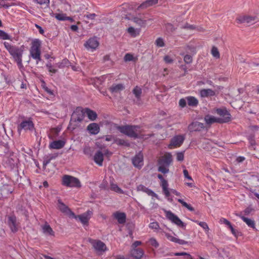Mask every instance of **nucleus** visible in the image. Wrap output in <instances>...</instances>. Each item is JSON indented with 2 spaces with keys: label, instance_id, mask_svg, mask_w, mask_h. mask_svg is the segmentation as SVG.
<instances>
[{
  "label": "nucleus",
  "instance_id": "412c9836",
  "mask_svg": "<svg viewBox=\"0 0 259 259\" xmlns=\"http://www.w3.org/2000/svg\"><path fill=\"white\" fill-rule=\"evenodd\" d=\"M162 232L164 234V235L166 236V237L167 238V239L171 242H175V243H178V244H179L181 245H184V244H187V242L184 240L178 239L177 237L172 236V235H171L169 233H166L165 232L162 231Z\"/></svg>",
  "mask_w": 259,
  "mask_h": 259
},
{
  "label": "nucleus",
  "instance_id": "f03ea898",
  "mask_svg": "<svg viewBox=\"0 0 259 259\" xmlns=\"http://www.w3.org/2000/svg\"><path fill=\"white\" fill-rule=\"evenodd\" d=\"M41 41L35 39L32 40L29 50V56L36 61L37 64L41 61Z\"/></svg>",
  "mask_w": 259,
  "mask_h": 259
},
{
  "label": "nucleus",
  "instance_id": "4be33fe9",
  "mask_svg": "<svg viewBox=\"0 0 259 259\" xmlns=\"http://www.w3.org/2000/svg\"><path fill=\"white\" fill-rule=\"evenodd\" d=\"M203 128V124L197 121L193 122L188 126V130L190 132L199 131Z\"/></svg>",
  "mask_w": 259,
  "mask_h": 259
},
{
  "label": "nucleus",
  "instance_id": "ddd939ff",
  "mask_svg": "<svg viewBox=\"0 0 259 259\" xmlns=\"http://www.w3.org/2000/svg\"><path fill=\"white\" fill-rule=\"evenodd\" d=\"M258 20V18L255 16H239L237 19L236 21L239 23H244L247 25H251L254 24Z\"/></svg>",
  "mask_w": 259,
  "mask_h": 259
},
{
  "label": "nucleus",
  "instance_id": "c03bdc74",
  "mask_svg": "<svg viewBox=\"0 0 259 259\" xmlns=\"http://www.w3.org/2000/svg\"><path fill=\"white\" fill-rule=\"evenodd\" d=\"M211 53L213 57L218 59L220 58V53L218 49L215 47H213L211 49Z\"/></svg>",
  "mask_w": 259,
  "mask_h": 259
},
{
  "label": "nucleus",
  "instance_id": "de8ad7c7",
  "mask_svg": "<svg viewBox=\"0 0 259 259\" xmlns=\"http://www.w3.org/2000/svg\"><path fill=\"white\" fill-rule=\"evenodd\" d=\"M149 243L155 248H157L159 246V243L154 238H151L149 240Z\"/></svg>",
  "mask_w": 259,
  "mask_h": 259
},
{
  "label": "nucleus",
  "instance_id": "0e129e2a",
  "mask_svg": "<svg viewBox=\"0 0 259 259\" xmlns=\"http://www.w3.org/2000/svg\"><path fill=\"white\" fill-rule=\"evenodd\" d=\"M146 188L144 185H140L137 187V191L145 192Z\"/></svg>",
  "mask_w": 259,
  "mask_h": 259
},
{
  "label": "nucleus",
  "instance_id": "37998d69",
  "mask_svg": "<svg viewBox=\"0 0 259 259\" xmlns=\"http://www.w3.org/2000/svg\"><path fill=\"white\" fill-rule=\"evenodd\" d=\"M168 166H165L163 164H159L158 166V171L163 173V174H166L169 171L168 169Z\"/></svg>",
  "mask_w": 259,
  "mask_h": 259
},
{
  "label": "nucleus",
  "instance_id": "9b49d317",
  "mask_svg": "<svg viewBox=\"0 0 259 259\" xmlns=\"http://www.w3.org/2000/svg\"><path fill=\"white\" fill-rule=\"evenodd\" d=\"M165 216L167 219L170 221L172 223L176 224L179 227H184L185 225L184 223L170 210H165Z\"/></svg>",
  "mask_w": 259,
  "mask_h": 259
},
{
  "label": "nucleus",
  "instance_id": "a19ab883",
  "mask_svg": "<svg viewBox=\"0 0 259 259\" xmlns=\"http://www.w3.org/2000/svg\"><path fill=\"white\" fill-rule=\"evenodd\" d=\"M174 254L176 256H184L186 259H194L189 253L186 252H177Z\"/></svg>",
  "mask_w": 259,
  "mask_h": 259
},
{
  "label": "nucleus",
  "instance_id": "cd10ccee",
  "mask_svg": "<svg viewBox=\"0 0 259 259\" xmlns=\"http://www.w3.org/2000/svg\"><path fill=\"white\" fill-rule=\"evenodd\" d=\"M158 0H147L138 7V10L146 9L158 3Z\"/></svg>",
  "mask_w": 259,
  "mask_h": 259
},
{
  "label": "nucleus",
  "instance_id": "f257e3e1",
  "mask_svg": "<svg viewBox=\"0 0 259 259\" xmlns=\"http://www.w3.org/2000/svg\"><path fill=\"white\" fill-rule=\"evenodd\" d=\"M4 46L15 61L17 62L18 66L20 68L22 67L23 66L22 57L23 50L18 47L12 46L7 42H5Z\"/></svg>",
  "mask_w": 259,
  "mask_h": 259
},
{
  "label": "nucleus",
  "instance_id": "aec40b11",
  "mask_svg": "<svg viewBox=\"0 0 259 259\" xmlns=\"http://www.w3.org/2000/svg\"><path fill=\"white\" fill-rule=\"evenodd\" d=\"M172 161V155L170 153H166L159 159L158 164H163L165 166H169Z\"/></svg>",
  "mask_w": 259,
  "mask_h": 259
},
{
  "label": "nucleus",
  "instance_id": "6e6d98bb",
  "mask_svg": "<svg viewBox=\"0 0 259 259\" xmlns=\"http://www.w3.org/2000/svg\"><path fill=\"white\" fill-rule=\"evenodd\" d=\"M35 1L40 5H46L48 6L50 3V0H35Z\"/></svg>",
  "mask_w": 259,
  "mask_h": 259
},
{
  "label": "nucleus",
  "instance_id": "774afa93",
  "mask_svg": "<svg viewBox=\"0 0 259 259\" xmlns=\"http://www.w3.org/2000/svg\"><path fill=\"white\" fill-rule=\"evenodd\" d=\"M96 16V14L94 13V14H87V15H85L84 17H85L87 18H88L89 19L93 20V19H94Z\"/></svg>",
  "mask_w": 259,
  "mask_h": 259
},
{
  "label": "nucleus",
  "instance_id": "b1692460",
  "mask_svg": "<svg viewBox=\"0 0 259 259\" xmlns=\"http://www.w3.org/2000/svg\"><path fill=\"white\" fill-rule=\"evenodd\" d=\"M65 142L62 140L54 141L50 143L49 148L52 149H60L62 148Z\"/></svg>",
  "mask_w": 259,
  "mask_h": 259
},
{
  "label": "nucleus",
  "instance_id": "1a4fd4ad",
  "mask_svg": "<svg viewBox=\"0 0 259 259\" xmlns=\"http://www.w3.org/2000/svg\"><path fill=\"white\" fill-rule=\"evenodd\" d=\"M103 152L104 153H102L100 150L97 151L94 156V160L99 166H102L103 165L104 155L109 156L112 154V153L108 150H104Z\"/></svg>",
  "mask_w": 259,
  "mask_h": 259
},
{
  "label": "nucleus",
  "instance_id": "7ed1b4c3",
  "mask_svg": "<svg viewBox=\"0 0 259 259\" xmlns=\"http://www.w3.org/2000/svg\"><path fill=\"white\" fill-rule=\"evenodd\" d=\"M117 129L122 134L130 137L138 138L140 137L141 130L138 126H118L117 127Z\"/></svg>",
  "mask_w": 259,
  "mask_h": 259
},
{
  "label": "nucleus",
  "instance_id": "dca6fc26",
  "mask_svg": "<svg viewBox=\"0 0 259 259\" xmlns=\"http://www.w3.org/2000/svg\"><path fill=\"white\" fill-rule=\"evenodd\" d=\"M218 93V92L216 91L212 90L210 89H203L199 91V95L202 98H210L216 96Z\"/></svg>",
  "mask_w": 259,
  "mask_h": 259
},
{
  "label": "nucleus",
  "instance_id": "338daca9",
  "mask_svg": "<svg viewBox=\"0 0 259 259\" xmlns=\"http://www.w3.org/2000/svg\"><path fill=\"white\" fill-rule=\"evenodd\" d=\"M70 217L74 218L76 220H77V215H76L72 211L69 209L68 210L67 212Z\"/></svg>",
  "mask_w": 259,
  "mask_h": 259
},
{
  "label": "nucleus",
  "instance_id": "6e6552de",
  "mask_svg": "<svg viewBox=\"0 0 259 259\" xmlns=\"http://www.w3.org/2000/svg\"><path fill=\"white\" fill-rule=\"evenodd\" d=\"M93 249L98 254H102L107 250L106 244L99 240H92L90 241Z\"/></svg>",
  "mask_w": 259,
  "mask_h": 259
},
{
  "label": "nucleus",
  "instance_id": "ea45409f",
  "mask_svg": "<svg viewBox=\"0 0 259 259\" xmlns=\"http://www.w3.org/2000/svg\"><path fill=\"white\" fill-rule=\"evenodd\" d=\"M178 201L180 202L183 206L187 208L188 210L190 211H193L194 209L193 207H192L191 205L187 204L186 202H185L183 200L181 199H178Z\"/></svg>",
  "mask_w": 259,
  "mask_h": 259
},
{
  "label": "nucleus",
  "instance_id": "4d7b16f0",
  "mask_svg": "<svg viewBox=\"0 0 259 259\" xmlns=\"http://www.w3.org/2000/svg\"><path fill=\"white\" fill-rule=\"evenodd\" d=\"M252 211H253V209L251 206H248L246 208H245L244 210V213L245 215L249 214Z\"/></svg>",
  "mask_w": 259,
  "mask_h": 259
},
{
  "label": "nucleus",
  "instance_id": "473e14b6",
  "mask_svg": "<svg viewBox=\"0 0 259 259\" xmlns=\"http://www.w3.org/2000/svg\"><path fill=\"white\" fill-rule=\"evenodd\" d=\"M85 114L87 115L88 118L91 120H95L97 117V115L95 112L93 110H91L89 109H85L84 110Z\"/></svg>",
  "mask_w": 259,
  "mask_h": 259
},
{
  "label": "nucleus",
  "instance_id": "f8f14e48",
  "mask_svg": "<svg viewBox=\"0 0 259 259\" xmlns=\"http://www.w3.org/2000/svg\"><path fill=\"white\" fill-rule=\"evenodd\" d=\"M34 129V124L31 119L23 120L18 126V131L20 134L22 130L32 131Z\"/></svg>",
  "mask_w": 259,
  "mask_h": 259
},
{
  "label": "nucleus",
  "instance_id": "f704fd0d",
  "mask_svg": "<svg viewBox=\"0 0 259 259\" xmlns=\"http://www.w3.org/2000/svg\"><path fill=\"white\" fill-rule=\"evenodd\" d=\"M51 16L53 17L56 18L59 21H65L66 20V14L63 13H52Z\"/></svg>",
  "mask_w": 259,
  "mask_h": 259
},
{
  "label": "nucleus",
  "instance_id": "69168bd1",
  "mask_svg": "<svg viewBox=\"0 0 259 259\" xmlns=\"http://www.w3.org/2000/svg\"><path fill=\"white\" fill-rule=\"evenodd\" d=\"M183 173H184V177L188 179L189 180H192V178L189 175V173H188V171L187 170L184 169L183 170Z\"/></svg>",
  "mask_w": 259,
  "mask_h": 259
},
{
  "label": "nucleus",
  "instance_id": "39448f33",
  "mask_svg": "<svg viewBox=\"0 0 259 259\" xmlns=\"http://www.w3.org/2000/svg\"><path fill=\"white\" fill-rule=\"evenodd\" d=\"M124 18L132 20L141 27H145L147 25V21L152 20V19L147 18L144 15L141 14L137 16H133L130 14H128L125 15Z\"/></svg>",
  "mask_w": 259,
  "mask_h": 259
},
{
  "label": "nucleus",
  "instance_id": "9d476101",
  "mask_svg": "<svg viewBox=\"0 0 259 259\" xmlns=\"http://www.w3.org/2000/svg\"><path fill=\"white\" fill-rule=\"evenodd\" d=\"M99 42L96 37L90 38L84 44L85 49L91 52L95 51L99 47Z\"/></svg>",
  "mask_w": 259,
  "mask_h": 259
},
{
  "label": "nucleus",
  "instance_id": "c85d7f7f",
  "mask_svg": "<svg viewBox=\"0 0 259 259\" xmlns=\"http://www.w3.org/2000/svg\"><path fill=\"white\" fill-rule=\"evenodd\" d=\"M131 255L136 259H140L144 254V251L142 249H132L131 251Z\"/></svg>",
  "mask_w": 259,
  "mask_h": 259
},
{
  "label": "nucleus",
  "instance_id": "393cba45",
  "mask_svg": "<svg viewBox=\"0 0 259 259\" xmlns=\"http://www.w3.org/2000/svg\"><path fill=\"white\" fill-rule=\"evenodd\" d=\"M115 219H116L119 224H123L126 221V214L124 212L116 211L113 214Z\"/></svg>",
  "mask_w": 259,
  "mask_h": 259
},
{
  "label": "nucleus",
  "instance_id": "5701e85b",
  "mask_svg": "<svg viewBox=\"0 0 259 259\" xmlns=\"http://www.w3.org/2000/svg\"><path fill=\"white\" fill-rule=\"evenodd\" d=\"M87 130L92 135H97L100 132V127L96 123H92L87 126Z\"/></svg>",
  "mask_w": 259,
  "mask_h": 259
},
{
  "label": "nucleus",
  "instance_id": "4468645a",
  "mask_svg": "<svg viewBox=\"0 0 259 259\" xmlns=\"http://www.w3.org/2000/svg\"><path fill=\"white\" fill-rule=\"evenodd\" d=\"M215 112L220 117H218L219 120L221 121V123L229 122L231 119V115L226 109H217Z\"/></svg>",
  "mask_w": 259,
  "mask_h": 259
},
{
  "label": "nucleus",
  "instance_id": "79ce46f5",
  "mask_svg": "<svg viewBox=\"0 0 259 259\" xmlns=\"http://www.w3.org/2000/svg\"><path fill=\"white\" fill-rule=\"evenodd\" d=\"M133 92L135 97L138 99L140 97L142 94V90L140 87L137 86L134 89Z\"/></svg>",
  "mask_w": 259,
  "mask_h": 259
},
{
  "label": "nucleus",
  "instance_id": "864d4df0",
  "mask_svg": "<svg viewBox=\"0 0 259 259\" xmlns=\"http://www.w3.org/2000/svg\"><path fill=\"white\" fill-rule=\"evenodd\" d=\"M145 193H147L149 196L157 197V195L156 193H155L153 191H152L151 190H150L147 188H146V190Z\"/></svg>",
  "mask_w": 259,
  "mask_h": 259
},
{
  "label": "nucleus",
  "instance_id": "e433bc0d",
  "mask_svg": "<svg viewBox=\"0 0 259 259\" xmlns=\"http://www.w3.org/2000/svg\"><path fill=\"white\" fill-rule=\"evenodd\" d=\"M14 5V3H10L8 0H0V7L8 8Z\"/></svg>",
  "mask_w": 259,
  "mask_h": 259
},
{
  "label": "nucleus",
  "instance_id": "e2e57ef3",
  "mask_svg": "<svg viewBox=\"0 0 259 259\" xmlns=\"http://www.w3.org/2000/svg\"><path fill=\"white\" fill-rule=\"evenodd\" d=\"M183 28H185V29H190V30H194V29H196V28L194 26H193L192 25H190L188 24H186V25H185L183 27Z\"/></svg>",
  "mask_w": 259,
  "mask_h": 259
},
{
  "label": "nucleus",
  "instance_id": "4c0bfd02",
  "mask_svg": "<svg viewBox=\"0 0 259 259\" xmlns=\"http://www.w3.org/2000/svg\"><path fill=\"white\" fill-rule=\"evenodd\" d=\"M111 190L119 194H124L123 191L120 189L116 184L112 183L110 185Z\"/></svg>",
  "mask_w": 259,
  "mask_h": 259
},
{
  "label": "nucleus",
  "instance_id": "423d86ee",
  "mask_svg": "<svg viewBox=\"0 0 259 259\" xmlns=\"http://www.w3.org/2000/svg\"><path fill=\"white\" fill-rule=\"evenodd\" d=\"M6 222L12 232L16 233L18 231L20 223L14 214L7 215L6 218Z\"/></svg>",
  "mask_w": 259,
  "mask_h": 259
},
{
  "label": "nucleus",
  "instance_id": "58836bf2",
  "mask_svg": "<svg viewBox=\"0 0 259 259\" xmlns=\"http://www.w3.org/2000/svg\"><path fill=\"white\" fill-rule=\"evenodd\" d=\"M195 223L198 224L200 227H201L205 231L206 233L208 232L209 227L207 224L204 222H199L198 221H194Z\"/></svg>",
  "mask_w": 259,
  "mask_h": 259
},
{
  "label": "nucleus",
  "instance_id": "bf43d9fd",
  "mask_svg": "<svg viewBox=\"0 0 259 259\" xmlns=\"http://www.w3.org/2000/svg\"><path fill=\"white\" fill-rule=\"evenodd\" d=\"M220 222L221 223L225 224L228 227L230 226L231 225L230 222L225 218H221L220 220Z\"/></svg>",
  "mask_w": 259,
  "mask_h": 259
},
{
  "label": "nucleus",
  "instance_id": "7c9ffc66",
  "mask_svg": "<svg viewBox=\"0 0 259 259\" xmlns=\"http://www.w3.org/2000/svg\"><path fill=\"white\" fill-rule=\"evenodd\" d=\"M237 216L239 217L248 227L252 228V229H255V222L253 220L246 218L240 214H238Z\"/></svg>",
  "mask_w": 259,
  "mask_h": 259
},
{
  "label": "nucleus",
  "instance_id": "6ab92c4d",
  "mask_svg": "<svg viewBox=\"0 0 259 259\" xmlns=\"http://www.w3.org/2000/svg\"><path fill=\"white\" fill-rule=\"evenodd\" d=\"M132 162L135 167L141 168L143 165V156L139 153L132 159Z\"/></svg>",
  "mask_w": 259,
  "mask_h": 259
},
{
  "label": "nucleus",
  "instance_id": "2eb2a0df",
  "mask_svg": "<svg viewBox=\"0 0 259 259\" xmlns=\"http://www.w3.org/2000/svg\"><path fill=\"white\" fill-rule=\"evenodd\" d=\"M184 139L185 137L183 135H178L174 137L171 140L169 147L172 148L180 147L183 144Z\"/></svg>",
  "mask_w": 259,
  "mask_h": 259
},
{
  "label": "nucleus",
  "instance_id": "bb28decb",
  "mask_svg": "<svg viewBox=\"0 0 259 259\" xmlns=\"http://www.w3.org/2000/svg\"><path fill=\"white\" fill-rule=\"evenodd\" d=\"M124 89V86L121 83L113 84L109 89L110 92L113 94L119 93Z\"/></svg>",
  "mask_w": 259,
  "mask_h": 259
},
{
  "label": "nucleus",
  "instance_id": "f3484780",
  "mask_svg": "<svg viewBox=\"0 0 259 259\" xmlns=\"http://www.w3.org/2000/svg\"><path fill=\"white\" fill-rule=\"evenodd\" d=\"M92 215V211L89 210L81 214L78 215L77 219L79 220L82 225H87Z\"/></svg>",
  "mask_w": 259,
  "mask_h": 259
},
{
  "label": "nucleus",
  "instance_id": "0eeeda50",
  "mask_svg": "<svg viewBox=\"0 0 259 259\" xmlns=\"http://www.w3.org/2000/svg\"><path fill=\"white\" fill-rule=\"evenodd\" d=\"M62 184L69 187H80L81 186L78 179L68 175H65L63 177Z\"/></svg>",
  "mask_w": 259,
  "mask_h": 259
},
{
  "label": "nucleus",
  "instance_id": "3c124183",
  "mask_svg": "<svg viewBox=\"0 0 259 259\" xmlns=\"http://www.w3.org/2000/svg\"><path fill=\"white\" fill-rule=\"evenodd\" d=\"M0 37L3 39H9L10 38L9 35L3 30H0Z\"/></svg>",
  "mask_w": 259,
  "mask_h": 259
},
{
  "label": "nucleus",
  "instance_id": "5fc2aeb1",
  "mask_svg": "<svg viewBox=\"0 0 259 259\" xmlns=\"http://www.w3.org/2000/svg\"><path fill=\"white\" fill-rule=\"evenodd\" d=\"M124 60L125 61H131L134 60V57L131 54H126L124 56Z\"/></svg>",
  "mask_w": 259,
  "mask_h": 259
},
{
  "label": "nucleus",
  "instance_id": "a211bd4d",
  "mask_svg": "<svg viewBox=\"0 0 259 259\" xmlns=\"http://www.w3.org/2000/svg\"><path fill=\"white\" fill-rule=\"evenodd\" d=\"M159 179L161 181V186L162 187L163 192L165 197L168 198L169 197V191L168 188V184L166 180H165L161 175L157 176Z\"/></svg>",
  "mask_w": 259,
  "mask_h": 259
},
{
  "label": "nucleus",
  "instance_id": "052dcab7",
  "mask_svg": "<svg viewBox=\"0 0 259 259\" xmlns=\"http://www.w3.org/2000/svg\"><path fill=\"white\" fill-rule=\"evenodd\" d=\"M164 60L166 63H171L173 62V59L169 56H165L164 57Z\"/></svg>",
  "mask_w": 259,
  "mask_h": 259
},
{
  "label": "nucleus",
  "instance_id": "49530a36",
  "mask_svg": "<svg viewBox=\"0 0 259 259\" xmlns=\"http://www.w3.org/2000/svg\"><path fill=\"white\" fill-rule=\"evenodd\" d=\"M155 44L158 47H163L164 46L163 39L160 37L158 38L155 41Z\"/></svg>",
  "mask_w": 259,
  "mask_h": 259
},
{
  "label": "nucleus",
  "instance_id": "09e8293b",
  "mask_svg": "<svg viewBox=\"0 0 259 259\" xmlns=\"http://www.w3.org/2000/svg\"><path fill=\"white\" fill-rule=\"evenodd\" d=\"M68 60L64 59L61 62H59V63H56V66H57L59 68L63 67L68 64Z\"/></svg>",
  "mask_w": 259,
  "mask_h": 259
},
{
  "label": "nucleus",
  "instance_id": "a878e982",
  "mask_svg": "<svg viewBox=\"0 0 259 259\" xmlns=\"http://www.w3.org/2000/svg\"><path fill=\"white\" fill-rule=\"evenodd\" d=\"M42 230L43 233L46 236H55V232L48 223L42 226Z\"/></svg>",
  "mask_w": 259,
  "mask_h": 259
},
{
  "label": "nucleus",
  "instance_id": "c756f323",
  "mask_svg": "<svg viewBox=\"0 0 259 259\" xmlns=\"http://www.w3.org/2000/svg\"><path fill=\"white\" fill-rule=\"evenodd\" d=\"M127 32L133 37H136L139 35L141 32L140 28H136L134 27L131 26L127 29Z\"/></svg>",
  "mask_w": 259,
  "mask_h": 259
},
{
  "label": "nucleus",
  "instance_id": "c9c22d12",
  "mask_svg": "<svg viewBox=\"0 0 259 259\" xmlns=\"http://www.w3.org/2000/svg\"><path fill=\"white\" fill-rule=\"evenodd\" d=\"M58 207L61 211L63 212H67V211L69 209L68 207L63 203H62L60 199L58 200Z\"/></svg>",
  "mask_w": 259,
  "mask_h": 259
},
{
  "label": "nucleus",
  "instance_id": "13d9d810",
  "mask_svg": "<svg viewBox=\"0 0 259 259\" xmlns=\"http://www.w3.org/2000/svg\"><path fill=\"white\" fill-rule=\"evenodd\" d=\"M184 153L183 152H179L177 154V159L178 161H183L184 160Z\"/></svg>",
  "mask_w": 259,
  "mask_h": 259
},
{
  "label": "nucleus",
  "instance_id": "603ef678",
  "mask_svg": "<svg viewBox=\"0 0 259 259\" xmlns=\"http://www.w3.org/2000/svg\"><path fill=\"white\" fill-rule=\"evenodd\" d=\"M47 67L49 71L52 73H55L57 72V69H55L50 63L47 64Z\"/></svg>",
  "mask_w": 259,
  "mask_h": 259
},
{
  "label": "nucleus",
  "instance_id": "a18cd8bd",
  "mask_svg": "<svg viewBox=\"0 0 259 259\" xmlns=\"http://www.w3.org/2000/svg\"><path fill=\"white\" fill-rule=\"evenodd\" d=\"M149 227L151 229L158 230L160 229L159 224L156 222H153L149 225Z\"/></svg>",
  "mask_w": 259,
  "mask_h": 259
},
{
  "label": "nucleus",
  "instance_id": "20e7f679",
  "mask_svg": "<svg viewBox=\"0 0 259 259\" xmlns=\"http://www.w3.org/2000/svg\"><path fill=\"white\" fill-rule=\"evenodd\" d=\"M84 116V110L80 108H77L72 115L68 128L71 131L74 130L76 127L77 124L74 123L76 122H80L83 119Z\"/></svg>",
  "mask_w": 259,
  "mask_h": 259
},
{
  "label": "nucleus",
  "instance_id": "680f3d73",
  "mask_svg": "<svg viewBox=\"0 0 259 259\" xmlns=\"http://www.w3.org/2000/svg\"><path fill=\"white\" fill-rule=\"evenodd\" d=\"M187 100L186 99H181L179 101V105L181 107H184L186 105Z\"/></svg>",
  "mask_w": 259,
  "mask_h": 259
},
{
  "label": "nucleus",
  "instance_id": "8fccbe9b",
  "mask_svg": "<svg viewBox=\"0 0 259 259\" xmlns=\"http://www.w3.org/2000/svg\"><path fill=\"white\" fill-rule=\"evenodd\" d=\"M184 61L187 64H190L192 62V57L189 55H186L184 56Z\"/></svg>",
  "mask_w": 259,
  "mask_h": 259
},
{
  "label": "nucleus",
  "instance_id": "72a5a7b5",
  "mask_svg": "<svg viewBox=\"0 0 259 259\" xmlns=\"http://www.w3.org/2000/svg\"><path fill=\"white\" fill-rule=\"evenodd\" d=\"M187 101L189 106H196L198 104V100L192 96H189L186 98Z\"/></svg>",
  "mask_w": 259,
  "mask_h": 259
},
{
  "label": "nucleus",
  "instance_id": "2f4dec72",
  "mask_svg": "<svg viewBox=\"0 0 259 259\" xmlns=\"http://www.w3.org/2000/svg\"><path fill=\"white\" fill-rule=\"evenodd\" d=\"M204 120L207 124H210L213 123H220L222 121L219 120L218 117H215L213 116L207 115L205 116Z\"/></svg>",
  "mask_w": 259,
  "mask_h": 259
}]
</instances>
